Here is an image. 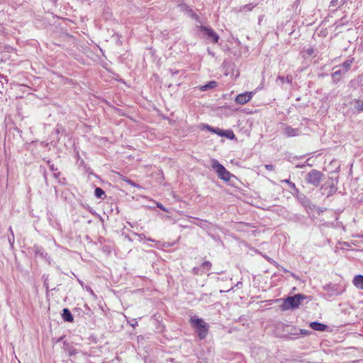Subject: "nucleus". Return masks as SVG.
I'll use <instances>...</instances> for the list:
<instances>
[{"label": "nucleus", "mask_w": 363, "mask_h": 363, "mask_svg": "<svg viewBox=\"0 0 363 363\" xmlns=\"http://www.w3.org/2000/svg\"><path fill=\"white\" fill-rule=\"evenodd\" d=\"M353 59L350 60H346L342 65L343 72L346 73L350 68L352 63Z\"/></svg>", "instance_id": "obj_12"}, {"label": "nucleus", "mask_w": 363, "mask_h": 363, "mask_svg": "<svg viewBox=\"0 0 363 363\" xmlns=\"http://www.w3.org/2000/svg\"><path fill=\"white\" fill-rule=\"evenodd\" d=\"M264 167L269 171H273L274 169V167L272 164H265Z\"/></svg>", "instance_id": "obj_23"}, {"label": "nucleus", "mask_w": 363, "mask_h": 363, "mask_svg": "<svg viewBox=\"0 0 363 363\" xmlns=\"http://www.w3.org/2000/svg\"><path fill=\"white\" fill-rule=\"evenodd\" d=\"M64 320L67 322H73L74 318L68 308H64L62 313Z\"/></svg>", "instance_id": "obj_10"}, {"label": "nucleus", "mask_w": 363, "mask_h": 363, "mask_svg": "<svg viewBox=\"0 0 363 363\" xmlns=\"http://www.w3.org/2000/svg\"><path fill=\"white\" fill-rule=\"evenodd\" d=\"M104 194H105L104 191L103 189H101V188L97 187L95 189V195L99 198L101 197V196L104 195Z\"/></svg>", "instance_id": "obj_17"}, {"label": "nucleus", "mask_w": 363, "mask_h": 363, "mask_svg": "<svg viewBox=\"0 0 363 363\" xmlns=\"http://www.w3.org/2000/svg\"><path fill=\"white\" fill-rule=\"evenodd\" d=\"M352 284L357 289L363 290V276L362 275H356L352 280Z\"/></svg>", "instance_id": "obj_9"}, {"label": "nucleus", "mask_w": 363, "mask_h": 363, "mask_svg": "<svg viewBox=\"0 0 363 363\" xmlns=\"http://www.w3.org/2000/svg\"><path fill=\"white\" fill-rule=\"evenodd\" d=\"M322 177L323 174L320 172L316 169H313L307 174L306 181L308 183L318 186L322 179Z\"/></svg>", "instance_id": "obj_3"}, {"label": "nucleus", "mask_w": 363, "mask_h": 363, "mask_svg": "<svg viewBox=\"0 0 363 363\" xmlns=\"http://www.w3.org/2000/svg\"><path fill=\"white\" fill-rule=\"evenodd\" d=\"M284 133L287 137H295L298 135L299 130L291 126H286L284 130Z\"/></svg>", "instance_id": "obj_8"}, {"label": "nucleus", "mask_w": 363, "mask_h": 363, "mask_svg": "<svg viewBox=\"0 0 363 363\" xmlns=\"http://www.w3.org/2000/svg\"><path fill=\"white\" fill-rule=\"evenodd\" d=\"M355 108L359 111H363V100L357 99L355 101Z\"/></svg>", "instance_id": "obj_15"}, {"label": "nucleus", "mask_w": 363, "mask_h": 363, "mask_svg": "<svg viewBox=\"0 0 363 363\" xmlns=\"http://www.w3.org/2000/svg\"><path fill=\"white\" fill-rule=\"evenodd\" d=\"M156 205L162 211L167 212V213L169 212V210L167 208H166L162 203H160L159 202H156Z\"/></svg>", "instance_id": "obj_21"}, {"label": "nucleus", "mask_w": 363, "mask_h": 363, "mask_svg": "<svg viewBox=\"0 0 363 363\" xmlns=\"http://www.w3.org/2000/svg\"><path fill=\"white\" fill-rule=\"evenodd\" d=\"M309 325L311 328L316 331H325L328 329V325L315 321L311 322Z\"/></svg>", "instance_id": "obj_7"}, {"label": "nucleus", "mask_w": 363, "mask_h": 363, "mask_svg": "<svg viewBox=\"0 0 363 363\" xmlns=\"http://www.w3.org/2000/svg\"><path fill=\"white\" fill-rule=\"evenodd\" d=\"M223 130L219 128H215L213 133L223 137Z\"/></svg>", "instance_id": "obj_19"}, {"label": "nucleus", "mask_w": 363, "mask_h": 363, "mask_svg": "<svg viewBox=\"0 0 363 363\" xmlns=\"http://www.w3.org/2000/svg\"><path fill=\"white\" fill-rule=\"evenodd\" d=\"M278 79H280L282 82H284V79L283 77H279Z\"/></svg>", "instance_id": "obj_28"}, {"label": "nucleus", "mask_w": 363, "mask_h": 363, "mask_svg": "<svg viewBox=\"0 0 363 363\" xmlns=\"http://www.w3.org/2000/svg\"><path fill=\"white\" fill-rule=\"evenodd\" d=\"M212 167L216 170L219 178L225 182H230L233 174L228 172L223 165L220 164L217 160L212 161Z\"/></svg>", "instance_id": "obj_2"}, {"label": "nucleus", "mask_w": 363, "mask_h": 363, "mask_svg": "<svg viewBox=\"0 0 363 363\" xmlns=\"http://www.w3.org/2000/svg\"><path fill=\"white\" fill-rule=\"evenodd\" d=\"M252 98V92L246 91L238 94L235 98L238 104L244 105L249 102Z\"/></svg>", "instance_id": "obj_6"}, {"label": "nucleus", "mask_w": 363, "mask_h": 363, "mask_svg": "<svg viewBox=\"0 0 363 363\" xmlns=\"http://www.w3.org/2000/svg\"><path fill=\"white\" fill-rule=\"evenodd\" d=\"M202 268L206 271H209L211 268V263L209 261H204L201 264Z\"/></svg>", "instance_id": "obj_16"}, {"label": "nucleus", "mask_w": 363, "mask_h": 363, "mask_svg": "<svg viewBox=\"0 0 363 363\" xmlns=\"http://www.w3.org/2000/svg\"><path fill=\"white\" fill-rule=\"evenodd\" d=\"M342 73H344L343 69L337 70L333 72L332 77H333V79L335 80V79H337V77L340 75Z\"/></svg>", "instance_id": "obj_18"}, {"label": "nucleus", "mask_w": 363, "mask_h": 363, "mask_svg": "<svg viewBox=\"0 0 363 363\" xmlns=\"http://www.w3.org/2000/svg\"><path fill=\"white\" fill-rule=\"evenodd\" d=\"M303 299V297L300 294L295 295L294 296L288 297L285 301L284 304L286 308H297L301 303V301Z\"/></svg>", "instance_id": "obj_4"}, {"label": "nucleus", "mask_w": 363, "mask_h": 363, "mask_svg": "<svg viewBox=\"0 0 363 363\" xmlns=\"http://www.w3.org/2000/svg\"><path fill=\"white\" fill-rule=\"evenodd\" d=\"M121 179L125 182L126 183V181H128L129 179L125 177H123V176H121Z\"/></svg>", "instance_id": "obj_26"}, {"label": "nucleus", "mask_w": 363, "mask_h": 363, "mask_svg": "<svg viewBox=\"0 0 363 363\" xmlns=\"http://www.w3.org/2000/svg\"><path fill=\"white\" fill-rule=\"evenodd\" d=\"M126 183L133 187H135V188H138V189H140L141 186L138 184H137L136 183H135L133 181L130 180V179H128V181H126Z\"/></svg>", "instance_id": "obj_20"}, {"label": "nucleus", "mask_w": 363, "mask_h": 363, "mask_svg": "<svg viewBox=\"0 0 363 363\" xmlns=\"http://www.w3.org/2000/svg\"><path fill=\"white\" fill-rule=\"evenodd\" d=\"M203 128H205V129L208 130V131L213 133L215 128H213V127L210 126L209 125H203Z\"/></svg>", "instance_id": "obj_22"}, {"label": "nucleus", "mask_w": 363, "mask_h": 363, "mask_svg": "<svg viewBox=\"0 0 363 363\" xmlns=\"http://www.w3.org/2000/svg\"><path fill=\"white\" fill-rule=\"evenodd\" d=\"M302 52L304 56H311L313 54L314 50L312 47H310L308 48H305Z\"/></svg>", "instance_id": "obj_14"}, {"label": "nucleus", "mask_w": 363, "mask_h": 363, "mask_svg": "<svg viewBox=\"0 0 363 363\" xmlns=\"http://www.w3.org/2000/svg\"><path fill=\"white\" fill-rule=\"evenodd\" d=\"M228 139L233 140L235 138V134L233 130H226L223 131V136Z\"/></svg>", "instance_id": "obj_13"}, {"label": "nucleus", "mask_w": 363, "mask_h": 363, "mask_svg": "<svg viewBox=\"0 0 363 363\" xmlns=\"http://www.w3.org/2000/svg\"><path fill=\"white\" fill-rule=\"evenodd\" d=\"M289 185V186H290L291 188L294 189H296V185H295V184H294V183L291 182Z\"/></svg>", "instance_id": "obj_25"}, {"label": "nucleus", "mask_w": 363, "mask_h": 363, "mask_svg": "<svg viewBox=\"0 0 363 363\" xmlns=\"http://www.w3.org/2000/svg\"><path fill=\"white\" fill-rule=\"evenodd\" d=\"M191 325L196 329L200 340L204 339L208 333L209 325L203 319L191 317L189 320Z\"/></svg>", "instance_id": "obj_1"}, {"label": "nucleus", "mask_w": 363, "mask_h": 363, "mask_svg": "<svg viewBox=\"0 0 363 363\" xmlns=\"http://www.w3.org/2000/svg\"><path fill=\"white\" fill-rule=\"evenodd\" d=\"M201 28L205 32V34L211 42L213 43H218L219 35L212 28L207 26H201Z\"/></svg>", "instance_id": "obj_5"}, {"label": "nucleus", "mask_w": 363, "mask_h": 363, "mask_svg": "<svg viewBox=\"0 0 363 363\" xmlns=\"http://www.w3.org/2000/svg\"><path fill=\"white\" fill-rule=\"evenodd\" d=\"M286 79H287V82H291V81H292V77H290V76H288V77H286Z\"/></svg>", "instance_id": "obj_27"}, {"label": "nucleus", "mask_w": 363, "mask_h": 363, "mask_svg": "<svg viewBox=\"0 0 363 363\" xmlns=\"http://www.w3.org/2000/svg\"><path fill=\"white\" fill-rule=\"evenodd\" d=\"M284 182L287 183L288 184H289L291 182H290L289 179H286L284 181Z\"/></svg>", "instance_id": "obj_29"}, {"label": "nucleus", "mask_w": 363, "mask_h": 363, "mask_svg": "<svg viewBox=\"0 0 363 363\" xmlns=\"http://www.w3.org/2000/svg\"><path fill=\"white\" fill-rule=\"evenodd\" d=\"M301 333L304 335H308L310 334V332L306 330H301Z\"/></svg>", "instance_id": "obj_24"}, {"label": "nucleus", "mask_w": 363, "mask_h": 363, "mask_svg": "<svg viewBox=\"0 0 363 363\" xmlns=\"http://www.w3.org/2000/svg\"><path fill=\"white\" fill-rule=\"evenodd\" d=\"M217 82L216 81H211L208 84L203 85L200 87V90L202 91H207L210 89H213L217 86Z\"/></svg>", "instance_id": "obj_11"}]
</instances>
